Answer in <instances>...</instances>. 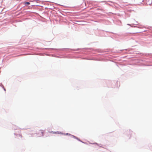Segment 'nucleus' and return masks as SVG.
Returning <instances> with one entry per match:
<instances>
[{
  "instance_id": "nucleus-2",
  "label": "nucleus",
  "mask_w": 152,
  "mask_h": 152,
  "mask_svg": "<svg viewBox=\"0 0 152 152\" xmlns=\"http://www.w3.org/2000/svg\"><path fill=\"white\" fill-rule=\"evenodd\" d=\"M25 4H29L30 3L29 2H26L25 3Z\"/></svg>"
},
{
  "instance_id": "nucleus-5",
  "label": "nucleus",
  "mask_w": 152,
  "mask_h": 152,
  "mask_svg": "<svg viewBox=\"0 0 152 152\" xmlns=\"http://www.w3.org/2000/svg\"><path fill=\"white\" fill-rule=\"evenodd\" d=\"M67 134V135H68V134L67 133V134Z\"/></svg>"
},
{
  "instance_id": "nucleus-3",
  "label": "nucleus",
  "mask_w": 152,
  "mask_h": 152,
  "mask_svg": "<svg viewBox=\"0 0 152 152\" xmlns=\"http://www.w3.org/2000/svg\"><path fill=\"white\" fill-rule=\"evenodd\" d=\"M50 133H53L56 134V133L57 132H50Z\"/></svg>"
},
{
  "instance_id": "nucleus-4",
  "label": "nucleus",
  "mask_w": 152,
  "mask_h": 152,
  "mask_svg": "<svg viewBox=\"0 0 152 152\" xmlns=\"http://www.w3.org/2000/svg\"><path fill=\"white\" fill-rule=\"evenodd\" d=\"M20 136L22 137V136L21 135H20Z\"/></svg>"
},
{
  "instance_id": "nucleus-1",
  "label": "nucleus",
  "mask_w": 152,
  "mask_h": 152,
  "mask_svg": "<svg viewBox=\"0 0 152 152\" xmlns=\"http://www.w3.org/2000/svg\"><path fill=\"white\" fill-rule=\"evenodd\" d=\"M44 131L43 130L39 131L37 134V137H41L43 136Z\"/></svg>"
}]
</instances>
